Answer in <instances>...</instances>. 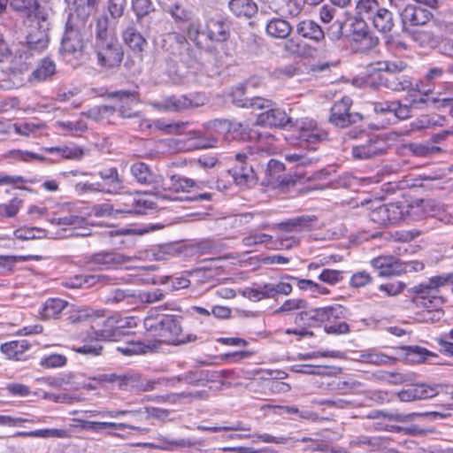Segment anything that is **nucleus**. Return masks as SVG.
<instances>
[{"mask_svg": "<svg viewBox=\"0 0 453 453\" xmlns=\"http://www.w3.org/2000/svg\"><path fill=\"white\" fill-rule=\"evenodd\" d=\"M230 26L222 18L199 19L187 26L186 35L171 32L164 35L161 47L171 60L190 66L200 59L201 50L212 52L215 44L227 41Z\"/></svg>", "mask_w": 453, "mask_h": 453, "instance_id": "1", "label": "nucleus"}, {"mask_svg": "<svg viewBox=\"0 0 453 453\" xmlns=\"http://www.w3.org/2000/svg\"><path fill=\"white\" fill-rule=\"evenodd\" d=\"M265 109V107L264 108ZM266 111L257 115L256 124L268 127H284L289 126L295 127L297 131V137L302 142H305L310 150H314V145L325 140L327 134L318 127L316 122L311 119H301L296 120L295 124L292 119L288 117L285 111L280 108L266 107Z\"/></svg>", "mask_w": 453, "mask_h": 453, "instance_id": "2", "label": "nucleus"}, {"mask_svg": "<svg viewBox=\"0 0 453 453\" xmlns=\"http://www.w3.org/2000/svg\"><path fill=\"white\" fill-rule=\"evenodd\" d=\"M342 16V37L355 43V53H365L378 44V37L369 31L363 17L347 8Z\"/></svg>", "mask_w": 453, "mask_h": 453, "instance_id": "3", "label": "nucleus"}, {"mask_svg": "<svg viewBox=\"0 0 453 453\" xmlns=\"http://www.w3.org/2000/svg\"><path fill=\"white\" fill-rule=\"evenodd\" d=\"M272 151L270 146L254 143L246 152L235 155V165L229 170L236 185L241 188H250L257 183V175L252 162L259 156L269 155Z\"/></svg>", "mask_w": 453, "mask_h": 453, "instance_id": "4", "label": "nucleus"}, {"mask_svg": "<svg viewBox=\"0 0 453 453\" xmlns=\"http://www.w3.org/2000/svg\"><path fill=\"white\" fill-rule=\"evenodd\" d=\"M87 21L66 20L59 52L66 61L80 59L85 48Z\"/></svg>", "mask_w": 453, "mask_h": 453, "instance_id": "5", "label": "nucleus"}, {"mask_svg": "<svg viewBox=\"0 0 453 453\" xmlns=\"http://www.w3.org/2000/svg\"><path fill=\"white\" fill-rule=\"evenodd\" d=\"M340 305L327 306L324 308L311 309L309 311L298 313L295 318V323L303 326H313L316 322L324 324V329L327 334H340Z\"/></svg>", "mask_w": 453, "mask_h": 453, "instance_id": "6", "label": "nucleus"}, {"mask_svg": "<svg viewBox=\"0 0 453 453\" xmlns=\"http://www.w3.org/2000/svg\"><path fill=\"white\" fill-rule=\"evenodd\" d=\"M49 23L37 19L36 25L32 26L26 36V42H19V52L23 54V59L26 60L27 65L31 64V59L35 54H39L45 50L50 42ZM22 58L21 55H19Z\"/></svg>", "mask_w": 453, "mask_h": 453, "instance_id": "7", "label": "nucleus"}, {"mask_svg": "<svg viewBox=\"0 0 453 453\" xmlns=\"http://www.w3.org/2000/svg\"><path fill=\"white\" fill-rule=\"evenodd\" d=\"M449 283H453V273L434 276L430 278L427 282L414 286L411 288V292L418 295V296L414 298V302L417 305H422L424 307L440 306L443 303L442 298L435 296L433 294L437 291L438 288Z\"/></svg>", "mask_w": 453, "mask_h": 453, "instance_id": "8", "label": "nucleus"}, {"mask_svg": "<svg viewBox=\"0 0 453 453\" xmlns=\"http://www.w3.org/2000/svg\"><path fill=\"white\" fill-rule=\"evenodd\" d=\"M144 326L147 330L153 331L155 335L158 336L163 342L173 344H180L185 342L183 338H180L182 329L179 320L173 316L165 315L156 319L147 317L144 320Z\"/></svg>", "mask_w": 453, "mask_h": 453, "instance_id": "9", "label": "nucleus"}, {"mask_svg": "<svg viewBox=\"0 0 453 453\" xmlns=\"http://www.w3.org/2000/svg\"><path fill=\"white\" fill-rule=\"evenodd\" d=\"M372 265L378 270L380 276L399 275L407 272H418L423 270L424 264L419 261L402 263L397 257L392 256H380L371 261Z\"/></svg>", "mask_w": 453, "mask_h": 453, "instance_id": "10", "label": "nucleus"}, {"mask_svg": "<svg viewBox=\"0 0 453 453\" xmlns=\"http://www.w3.org/2000/svg\"><path fill=\"white\" fill-rule=\"evenodd\" d=\"M94 49L96 54L97 64L101 67L113 68L119 65L123 59L124 53L118 38L95 42Z\"/></svg>", "mask_w": 453, "mask_h": 453, "instance_id": "11", "label": "nucleus"}, {"mask_svg": "<svg viewBox=\"0 0 453 453\" xmlns=\"http://www.w3.org/2000/svg\"><path fill=\"white\" fill-rule=\"evenodd\" d=\"M211 127L220 134H229L234 139L256 140L255 143L264 144L261 140V134L257 131L250 129L249 125L228 119H215L211 123Z\"/></svg>", "mask_w": 453, "mask_h": 453, "instance_id": "12", "label": "nucleus"}, {"mask_svg": "<svg viewBox=\"0 0 453 453\" xmlns=\"http://www.w3.org/2000/svg\"><path fill=\"white\" fill-rule=\"evenodd\" d=\"M155 208V203L146 195L126 194L116 204V214H145Z\"/></svg>", "mask_w": 453, "mask_h": 453, "instance_id": "13", "label": "nucleus"}, {"mask_svg": "<svg viewBox=\"0 0 453 453\" xmlns=\"http://www.w3.org/2000/svg\"><path fill=\"white\" fill-rule=\"evenodd\" d=\"M107 97L116 101L113 106L122 119L141 118L139 111H133V105L139 101V93L136 90L108 91Z\"/></svg>", "mask_w": 453, "mask_h": 453, "instance_id": "14", "label": "nucleus"}, {"mask_svg": "<svg viewBox=\"0 0 453 453\" xmlns=\"http://www.w3.org/2000/svg\"><path fill=\"white\" fill-rule=\"evenodd\" d=\"M403 6L397 9L401 17L402 31L404 34L413 30L412 27L426 25L433 17L430 11L418 4H408L403 8Z\"/></svg>", "mask_w": 453, "mask_h": 453, "instance_id": "15", "label": "nucleus"}, {"mask_svg": "<svg viewBox=\"0 0 453 453\" xmlns=\"http://www.w3.org/2000/svg\"><path fill=\"white\" fill-rule=\"evenodd\" d=\"M10 7L20 17H32L42 21L48 20L50 10L40 4L38 0H10Z\"/></svg>", "mask_w": 453, "mask_h": 453, "instance_id": "16", "label": "nucleus"}, {"mask_svg": "<svg viewBox=\"0 0 453 453\" xmlns=\"http://www.w3.org/2000/svg\"><path fill=\"white\" fill-rule=\"evenodd\" d=\"M101 301L110 306L121 309H135V289L116 288L101 296Z\"/></svg>", "mask_w": 453, "mask_h": 453, "instance_id": "17", "label": "nucleus"}, {"mask_svg": "<svg viewBox=\"0 0 453 453\" xmlns=\"http://www.w3.org/2000/svg\"><path fill=\"white\" fill-rule=\"evenodd\" d=\"M19 50V43L11 49L4 41L0 40V62H8L9 69L14 75L21 74L28 69L26 60L19 58L20 55L19 52L18 53Z\"/></svg>", "mask_w": 453, "mask_h": 453, "instance_id": "18", "label": "nucleus"}, {"mask_svg": "<svg viewBox=\"0 0 453 453\" xmlns=\"http://www.w3.org/2000/svg\"><path fill=\"white\" fill-rule=\"evenodd\" d=\"M379 84L395 92L419 90L418 85L413 87L412 79L402 73H383L379 75Z\"/></svg>", "mask_w": 453, "mask_h": 453, "instance_id": "19", "label": "nucleus"}, {"mask_svg": "<svg viewBox=\"0 0 453 453\" xmlns=\"http://www.w3.org/2000/svg\"><path fill=\"white\" fill-rule=\"evenodd\" d=\"M162 10L169 14L175 23L191 25L197 22L195 19V12L189 8L183 0H173L161 7Z\"/></svg>", "mask_w": 453, "mask_h": 453, "instance_id": "20", "label": "nucleus"}, {"mask_svg": "<svg viewBox=\"0 0 453 453\" xmlns=\"http://www.w3.org/2000/svg\"><path fill=\"white\" fill-rule=\"evenodd\" d=\"M129 261H131V257H126L123 254L111 251H102L91 255L88 258L87 264L94 265L100 270H104L115 268Z\"/></svg>", "mask_w": 453, "mask_h": 453, "instance_id": "21", "label": "nucleus"}, {"mask_svg": "<svg viewBox=\"0 0 453 453\" xmlns=\"http://www.w3.org/2000/svg\"><path fill=\"white\" fill-rule=\"evenodd\" d=\"M101 178L100 188L104 189L101 193L118 194L124 188V181L119 174L116 167H104L97 172Z\"/></svg>", "mask_w": 453, "mask_h": 453, "instance_id": "22", "label": "nucleus"}, {"mask_svg": "<svg viewBox=\"0 0 453 453\" xmlns=\"http://www.w3.org/2000/svg\"><path fill=\"white\" fill-rule=\"evenodd\" d=\"M439 393L438 386L431 387L426 384H415L408 386L397 393L401 402H412L432 398Z\"/></svg>", "mask_w": 453, "mask_h": 453, "instance_id": "23", "label": "nucleus"}, {"mask_svg": "<svg viewBox=\"0 0 453 453\" xmlns=\"http://www.w3.org/2000/svg\"><path fill=\"white\" fill-rule=\"evenodd\" d=\"M264 4L283 18L297 17L303 7V0H265Z\"/></svg>", "mask_w": 453, "mask_h": 453, "instance_id": "24", "label": "nucleus"}, {"mask_svg": "<svg viewBox=\"0 0 453 453\" xmlns=\"http://www.w3.org/2000/svg\"><path fill=\"white\" fill-rule=\"evenodd\" d=\"M131 173L137 182L145 185H160L163 177L154 173L148 165L143 162H136L131 165Z\"/></svg>", "mask_w": 453, "mask_h": 453, "instance_id": "25", "label": "nucleus"}, {"mask_svg": "<svg viewBox=\"0 0 453 453\" xmlns=\"http://www.w3.org/2000/svg\"><path fill=\"white\" fill-rule=\"evenodd\" d=\"M383 142L369 139L365 144L352 146V157L357 160L369 159L384 153Z\"/></svg>", "mask_w": 453, "mask_h": 453, "instance_id": "26", "label": "nucleus"}, {"mask_svg": "<svg viewBox=\"0 0 453 453\" xmlns=\"http://www.w3.org/2000/svg\"><path fill=\"white\" fill-rule=\"evenodd\" d=\"M195 373L190 372L186 375L177 377H162L153 380H142L140 384V391L149 392L157 389L158 387H170L175 386L180 381L192 382L194 380Z\"/></svg>", "mask_w": 453, "mask_h": 453, "instance_id": "27", "label": "nucleus"}, {"mask_svg": "<svg viewBox=\"0 0 453 453\" xmlns=\"http://www.w3.org/2000/svg\"><path fill=\"white\" fill-rule=\"evenodd\" d=\"M245 87L241 84L233 89L230 96L233 104L238 107H250L253 109H264L270 106V101L262 97L248 99L244 97Z\"/></svg>", "mask_w": 453, "mask_h": 453, "instance_id": "28", "label": "nucleus"}, {"mask_svg": "<svg viewBox=\"0 0 453 453\" xmlns=\"http://www.w3.org/2000/svg\"><path fill=\"white\" fill-rule=\"evenodd\" d=\"M342 8L350 9L362 17L363 14L373 16L380 7L376 0H342Z\"/></svg>", "mask_w": 453, "mask_h": 453, "instance_id": "29", "label": "nucleus"}, {"mask_svg": "<svg viewBox=\"0 0 453 453\" xmlns=\"http://www.w3.org/2000/svg\"><path fill=\"white\" fill-rule=\"evenodd\" d=\"M65 3L67 20L88 21L91 13L85 0H65Z\"/></svg>", "mask_w": 453, "mask_h": 453, "instance_id": "30", "label": "nucleus"}, {"mask_svg": "<svg viewBox=\"0 0 453 453\" xmlns=\"http://www.w3.org/2000/svg\"><path fill=\"white\" fill-rule=\"evenodd\" d=\"M296 33L304 38L317 42L322 41L325 37L320 26L311 19L300 21L296 26Z\"/></svg>", "mask_w": 453, "mask_h": 453, "instance_id": "31", "label": "nucleus"}, {"mask_svg": "<svg viewBox=\"0 0 453 453\" xmlns=\"http://www.w3.org/2000/svg\"><path fill=\"white\" fill-rule=\"evenodd\" d=\"M292 26L282 18H273L267 21L266 34L273 38L286 39L292 32Z\"/></svg>", "mask_w": 453, "mask_h": 453, "instance_id": "32", "label": "nucleus"}, {"mask_svg": "<svg viewBox=\"0 0 453 453\" xmlns=\"http://www.w3.org/2000/svg\"><path fill=\"white\" fill-rule=\"evenodd\" d=\"M406 35L421 47L435 49L441 42V36L429 30L413 29Z\"/></svg>", "mask_w": 453, "mask_h": 453, "instance_id": "33", "label": "nucleus"}, {"mask_svg": "<svg viewBox=\"0 0 453 453\" xmlns=\"http://www.w3.org/2000/svg\"><path fill=\"white\" fill-rule=\"evenodd\" d=\"M117 319L114 316L107 318L103 324V327L94 332L95 338L97 341H109L115 342L119 341L120 336V331L117 329Z\"/></svg>", "mask_w": 453, "mask_h": 453, "instance_id": "34", "label": "nucleus"}, {"mask_svg": "<svg viewBox=\"0 0 453 453\" xmlns=\"http://www.w3.org/2000/svg\"><path fill=\"white\" fill-rule=\"evenodd\" d=\"M228 7L231 12L239 18H251L257 12L253 0H230Z\"/></svg>", "mask_w": 453, "mask_h": 453, "instance_id": "35", "label": "nucleus"}, {"mask_svg": "<svg viewBox=\"0 0 453 453\" xmlns=\"http://www.w3.org/2000/svg\"><path fill=\"white\" fill-rule=\"evenodd\" d=\"M189 96H173L165 98L163 102L155 104L154 106L158 110L168 111H180L190 108Z\"/></svg>", "mask_w": 453, "mask_h": 453, "instance_id": "36", "label": "nucleus"}, {"mask_svg": "<svg viewBox=\"0 0 453 453\" xmlns=\"http://www.w3.org/2000/svg\"><path fill=\"white\" fill-rule=\"evenodd\" d=\"M103 316V310H94L90 307L84 306L71 311L69 316L66 318V321L69 324L75 325Z\"/></svg>", "mask_w": 453, "mask_h": 453, "instance_id": "37", "label": "nucleus"}, {"mask_svg": "<svg viewBox=\"0 0 453 453\" xmlns=\"http://www.w3.org/2000/svg\"><path fill=\"white\" fill-rule=\"evenodd\" d=\"M125 43L134 51L141 52L147 44L144 37L132 26L127 27L122 34Z\"/></svg>", "mask_w": 453, "mask_h": 453, "instance_id": "38", "label": "nucleus"}, {"mask_svg": "<svg viewBox=\"0 0 453 453\" xmlns=\"http://www.w3.org/2000/svg\"><path fill=\"white\" fill-rule=\"evenodd\" d=\"M30 343L27 340L12 341L4 343L0 346L2 353L6 355L9 358L19 360L21 356L28 350Z\"/></svg>", "mask_w": 453, "mask_h": 453, "instance_id": "39", "label": "nucleus"}, {"mask_svg": "<svg viewBox=\"0 0 453 453\" xmlns=\"http://www.w3.org/2000/svg\"><path fill=\"white\" fill-rule=\"evenodd\" d=\"M372 24L381 33L390 32L394 27L392 12L386 8H379L372 16Z\"/></svg>", "mask_w": 453, "mask_h": 453, "instance_id": "40", "label": "nucleus"}, {"mask_svg": "<svg viewBox=\"0 0 453 453\" xmlns=\"http://www.w3.org/2000/svg\"><path fill=\"white\" fill-rule=\"evenodd\" d=\"M56 73V65L50 58H43L30 76V81H43L50 78Z\"/></svg>", "mask_w": 453, "mask_h": 453, "instance_id": "41", "label": "nucleus"}, {"mask_svg": "<svg viewBox=\"0 0 453 453\" xmlns=\"http://www.w3.org/2000/svg\"><path fill=\"white\" fill-rule=\"evenodd\" d=\"M68 305V302L60 298H50L43 303L40 314L43 319L58 317Z\"/></svg>", "mask_w": 453, "mask_h": 453, "instance_id": "42", "label": "nucleus"}, {"mask_svg": "<svg viewBox=\"0 0 453 453\" xmlns=\"http://www.w3.org/2000/svg\"><path fill=\"white\" fill-rule=\"evenodd\" d=\"M188 142L190 144L187 148L188 150L212 148L217 144V139L200 131L189 132Z\"/></svg>", "mask_w": 453, "mask_h": 453, "instance_id": "43", "label": "nucleus"}, {"mask_svg": "<svg viewBox=\"0 0 453 453\" xmlns=\"http://www.w3.org/2000/svg\"><path fill=\"white\" fill-rule=\"evenodd\" d=\"M165 297V294L159 288L145 291L135 289V308L142 304H151L161 301Z\"/></svg>", "mask_w": 453, "mask_h": 453, "instance_id": "44", "label": "nucleus"}, {"mask_svg": "<svg viewBox=\"0 0 453 453\" xmlns=\"http://www.w3.org/2000/svg\"><path fill=\"white\" fill-rule=\"evenodd\" d=\"M95 42L116 39L115 33L109 27V19L106 16H101L97 19L95 27Z\"/></svg>", "mask_w": 453, "mask_h": 453, "instance_id": "45", "label": "nucleus"}, {"mask_svg": "<svg viewBox=\"0 0 453 453\" xmlns=\"http://www.w3.org/2000/svg\"><path fill=\"white\" fill-rule=\"evenodd\" d=\"M410 152L416 157H429L440 153L442 150L439 146H435L426 142L422 143L412 142L406 146Z\"/></svg>", "mask_w": 453, "mask_h": 453, "instance_id": "46", "label": "nucleus"}, {"mask_svg": "<svg viewBox=\"0 0 453 453\" xmlns=\"http://www.w3.org/2000/svg\"><path fill=\"white\" fill-rule=\"evenodd\" d=\"M18 435L35 438H68L69 431L65 429L45 428L30 432H19Z\"/></svg>", "mask_w": 453, "mask_h": 453, "instance_id": "47", "label": "nucleus"}, {"mask_svg": "<svg viewBox=\"0 0 453 453\" xmlns=\"http://www.w3.org/2000/svg\"><path fill=\"white\" fill-rule=\"evenodd\" d=\"M352 99L349 96L342 97V106L344 107V113H342V129L348 127L351 124H356L362 120V115L357 111H350Z\"/></svg>", "mask_w": 453, "mask_h": 453, "instance_id": "48", "label": "nucleus"}, {"mask_svg": "<svg viewBox=\"0 0 453 453\" xmlns=\"http://www.w3.org/2000/svg\"><path fill=\"white\" fill-rule=\"evenodd\" d=\"M115 112L116 108L111 105H96L89 109L88 111L81 112V115L88 119H90L96 122H99L106 119H109Z\"/></svg>", "mask_w": 453, "mask_h": 453, "instance_id": "49", "label": "nucleus"}, {"mask_svg": "<svg viewBox=\"0 0 453 453\" xmlns=\"http://www.w3.org/2000/svg\"><path fill=\"white\" fill-rule=\"evenodd\" d=\"M55 126L58 130L71 135H80L88 129L87 123L82 119H78L77 121L58 120Z\"/></svg>", "mask_w": 453, "mask_h": 453, "instance_id": "50", "label": "nucleus"}, {"mask_svg": "<svg viewBox=\"0 0 453 453\" xmlns=\"http://www.w3.org/2000/svg\"><path fill=\"white\" fill-rule=\"evenodd\" d=\"M45 151L57 154L65 159H81L83 157V150L77 146H64V147H48L43 149Z\"/></svg>", "mask_w": 453, "mask_h": 453, "instance_id": "51", "label": "nucleus"}, {"mask_svg": "<svg viewBox=\"0 0 453 453\" xmlns=\"http://www.w3.org/2000/svg\"><path fill=\"white\" fill-rule=\"evenodd\" d=\"M207 396L205 391H196V392H181V393H171L165 395L166 403L171 404L180 403L183 401L186 403H191L195 399H203Z\"/></svg>", "mask_w": 453, "mask_h": 453, "instance_id": "52", "label": "nucleus"}, {"mask_svg": "<svg viewBox=\"0 0 453 453\" xmlns=\"http://www.w3.org/2000/svg\"><path fill=\"white\" fill-rule=\"evenodd\" d=\"M169 181L168 188L174 192H188L190 188L198 187L194 180L177 174L172 175Z\"/></svg>", "mask_w": 453, "mask_h": 453, "instance_id": "53", "label": "nucleus"}, {"mask_svg": "<svg viewBox=\"0 0 453 453\" xmlns=\"http://www.w3.org/2000/svg\"><path fill=\"white\" fill-rule=\"evenodd\" d=\"M296 311H299L298 313L309 311L308 303L306 300L301 298L288 299L274 311V313H291Z\"/></svg>", "mask_w": 453, "mask_h": 453, "instance_id": "54", "label": "nucleus"}, {"mask_svg": "<svg viewBox=\"0 0 453 453\" xmlns=\"http://www.w3.org/2000/svg\"><path fill=\"white\" fill-rule=\"evenodd\" d=\"M48 220L52 225L71 226L73 229L82 227V226L86 222L83 217L75 214H69L61 217H53L49 219Z\"/></svg>", "mask_w": 453, "mask_h": 453, "instance_id": "55", "label": "nucleus"}, {"mask_svg": "<svg viewBox=\"0 0 453 453\" xmlns=\"http://www.w3.org/2000/svg\"><path fill=\"white\" fill-rule=\"evenodd\" d=\"M418 416H432L434 418H437V417L442 418L443 417L442 414H441L440 412H437V411L426 412V413L411 412V413H408V414L398 413V412H385V414H383V418H385L388 420L401 422V423L412 421L414 419V418L418 417Z\"/></svg>", "mask_w": 453, "mask_h": 453, "instance_id": "56", "label": "nucleus"}, {"mask_svg": "<svg viewBox=\"0 0 453 453\" xmlns=\"http://www.w3.org/2000/svg\"><path fill=\"white\" fill-rule=\"evenodd\" d=\"M114 284V279L107 274L97 273L83 275V288H92L96 286L104 287Z\"/></svg>", "mask_w": 453, "mask_h": 453, "instance_id": "57", "label": "nucleus"}, {"mask_svg": "<svg viewBox=\"0 0 453 453\" xmlns=\"http://www.w3.org/2000/svg\"><path fill=\"white\" fill-rule=\"evenodd\" d=\"M15 238L22 241L41 239L46 237V230L39 227H24L16 229L13 233Z\"/></svg>", "mask_w": 453, "mask_h": 453, "instance_id": "58", "label": "nucleus"}, {"mask_svg": "<svg viewBox=\"0 0 453 453\" xmlns=\"http://www.w3.org/2000/svg\"><path fill=\"white\" fill-rule=\"evenodd\" d=\"M23 201L13 197L6 203H0V218H13L22 207Z\"/></svg>", "mask_w": 453, "mask_h": 453, "instance_id": "59", "label": "nucleus"}, {"mask_svg": "<svg viewBox=\"0 0 453 453\" xmlns=\"http://www.w3.org/2000/svg\"><path fill=\"white\" fill-rule=\"evenodd\" d=\"M311 221H313L311 217L301 216L279 223L277 226L281 230L293 231L298 227L302 228L308 226Z\"/></svg>", "mask_w": 453, "mask_h": 453, "instance_id": "60", "label": "nucleus"}, {"mask_svg": "<svg viewBox=\"0 0 453 453\" xmlns=\"http://www.w3.org/2000/svg\"><path fill=\"white\" fill-rule=\"evenodd\" d=\"M154 284L160 283V284H168L171 283L170 290H179L182 288H186L189 286L190 280L184 277V276H164L159 278L157 281H154Z\"/></svg>", "mask_w": 453, "mask_h": 453, "instance_id": "61", "label": "nucleus"}, {"mask_svg": "<svg viewBox=\"0 0 453 453\" xmlns=\"http://www.w3.org/2000/svg\"><path fill=\"white\" fill-rule=\"evenodd\" d=\"M426 309L418 313V321L425 323H435L440 321L443 315L444 311L437 307H425Z\"/></svg>", "mask_w": 453, "mask_h": 453, "instance_id": "62", "label": "nucleus"}, {"mask_svg": "<svg viewBox=\"0 0 453 453\" xmlns=\"http://www.w3.org/2000/svg\"><path fill=\"white\" fill-rule=\"evenodd\" d=\"M405 358L411 363H421L426 360L428 351L418 346L404 347Z\"/></svg>", "mask_w": 453, "mask_h": 453, "instance_id": "63", "label": "nucleus"}, {"mask_svg": "<svg viewBox=\"0 0 453 453\" xmlns=\"http://www.w3.org/2000/svg\"><path fill=\"white\" fill-rule=\"evenodd\" d=\"M285 170V165L283 163L271 159L267 163L265 173L269 177L270 181H278L281 178V174Z\"/></svg>", "mask_w": 453, "mask_h": 453, "instance_id": "64", "label": "nucleus"}]
</instances>
